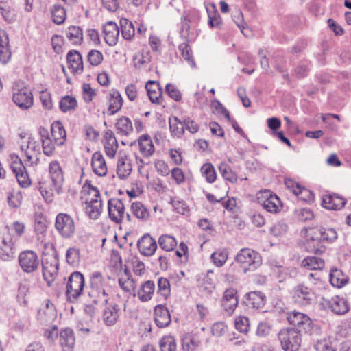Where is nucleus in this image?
<instances>
[{
  "instance_id": "nucleus-49",
  "label": "nucleus",
  "mask_w": 351,
  "mask_h": 351,
  "mask_svg": "<svg viewBox=\"0 0 351 351\" xmlns=\"http://www.w3.org/2000/svg\"><path fill=\"white\" fill-rule=\"evenodd\" d=\"M178 49L181 51L182 58L185 61L187 62L189 65H190L192 68H195V62L193 56L191 49L189 44L186 43H183L179 45Z\"/></svg>"
},
{
  "instance_id": "nucleus-16",
  "label": "nucleus",
  "mask_w": 351,
  "mask_h": 351,
  "mask_svg": "<svg viewBox=\"0 0 351 351\" xmlns=\"http://www.w3.org/2000/svg\"><path fill=\"white\" fill-rule=\"evenodd\" d=\"M58 260L51 257L43 262V276L48 285L54 281L58 273Z\"/></svg>"
},
{
  "instance_id": "nucleus-51",
  "label": "nucleus",
  "mask_w": 351,
  "mask_h": 351,
  "mask_svg": "<svg viewBox=\"0 0 351 351\" xmlns=\"http://www.w3.org/2000/svg\"><path fill=\"white\" fill-rule=\"evenodd\" d=\"M158 243L160 247L167 252L173 250L177 245L176 239L170 235H162Z\"/></svg>"
},
{
  "instance_id": "nucleus-14",
  "label": "nucleus",
  "mask_w": 351,
  "mask_h": 351,
  "mask_svg": "<svg viewBox=\"0 0 351 351\" xmlns=\"http://www.w3.org/2000/svg\"><path fill=\"white\" fill-rule=\"evenodd\" d=\"M49 172L53 190L58 194L61 193L64 179L60 163L56 160L51 161L49 163Z\"/></svg>"
},
{
  "instance_id": "nucleus-55",
  "label": "nucleus",
  "mask_w": 351,
  "mask_h": 351,
  "mask_svg": "<svg viewBox=\"0 0 351 351\" xmlns=\"http://www.w3.org/2000/svg\"><path fill=\"white\" fill-rule=\"evenodd\" d=\"M161 351H176V342L173 336L163 337L159 342Z\"/></svg>"
},
{
  "instance_id": "nucleus-32",
  "label": "nucleus",
  "mask_w": 351,
  "mask_h": 351,
  "mask_svg": "<svg viewBox=\"0 0 351 351\" xmlns=\"http://www.w3.org/2000/svg\"><path fill=\"white\" fill-rule=\"evenodd\" d=\"M69 68L75 73H81L83 71V62L81 54L75 50L70 51L66 56Z\"/></svg>"
},
{
  "instance_id": "nucleus-39",
  "label": "nucleus",
  "mask_w": 351,
  "mask_h": 351,
  "mask_svg": "<svg viewBox=\"0 0 351 351\" xmlns=\"http://www.w3.org/2000/svg\"><path fill=\"white\" fill-rule=\"evenodd\" d=\"M132 171V166L130 160L126 157H121L118 159L117 173L121 179L128 177Z\"/></svg>"
},
{
  "instance_id": "nucleus-12",
  "label": "nucleus",
  "mask_w": 351,
  "mask_h": 351,
  "mask_svg": "<svg viewBox=\"0 0 351 351\" xmlns=\"http://www.w3.org/2000/svg\"><path fill=\"white\" fill-rule=\"evenodd\" d=\"M108 211L110 219L116 223H121L125 217L128 221H130V215L125 213L124 204L119 199L114 198L108 200Z\"/></svg>"
},
{
  "instance_id": "nucleus-60",
  "label": "nucleus",
  "mask_w": 351,
  "mask_h": 351,
  "mask_svg": "<svg viewBox=\"0 0 351 351\" xmlns=\"http://www.w3.org/2000/svg\"><path fill=\"white\" fill-rule=\"evenodd\" d=\"M29 291V285L27 282H21L19 285L17 299L19 302L27 304V301L25 297L27 295Z\"/></svg>"
},
{
  "instance_id": "nucleus-62",
  "label": "nucleus",
  "mask_w": 351,
  "mask_h": 351,
  "mask_svg": "<svg viewBox=\"0 0 351 351\" xmlns=\"http://www.w3.org/2000/svg\"><path fill=\"white\" fill-rule=\"evenodd\" d=\"M235 326L241 332H247L250 329V321L247 317L239 316L235 319Z\"/></svg>"
},
{
  "instance_id": "nucleus-53",
  "label": "nucleus",
  "mask_w": 351,
  "mask_h": 351,
  "mask_svg": "<svg viewBox=\"0 0 351 351\" xmlns=\"http://www.w3.org/2000/svg\"><path fill=\"white\" fill-rule=\"evenodd\" d=\"M119 285L121 289L133 295L136 291V282L132 277L119 278Z\"/></svg>"
},
{
  "instance_id": "nucleus-11",
  "label": "nucleus",
  "mask_w": 351,
  "mask_h": 351,
  "mask_svg": "<svg viewBox=\"0 0 351 351\" xmlns=\"http://www.w3.org/2000/svg\"><path fill=\"white\" fill-rule=\"evenodd\" d=\"M18 261L21 269L27 274L36 271L40 265L38 256L33 250L21 252L19 255Z\"/></svg>"
},
{
  "instance_id": "nucleus-63",
  "label": "nucleus",
  "mask_w": 351,
  "mask_h": 351,
  "mask_svg": "<svg viewBox=\"0 0 351 351\" xmlns=\"http://www.w3.org/2000/svg\"><path fill=\"white\" fill-rule=\"evenodd\" d=\"M40 100L43 106L46 110H51L52 108L53 103L51 94L47 90H42L40 93Z\"/></svg>"
},
{
  "instance_id": "nucleus-56",
  "label": "nucleus",
  "mask_w": 351,
  "mask_h": 351,
  "mask_svg": "<svg viewBox=\"0 0 351 351\" xmlns=\"http://www.w3.org/2000/svg\"><path fill=\"white\" fill-rule=\"evenodd\" d=\"M228 251L226 249H221L215 251L211 254V259L213 263L217 267H221L228 259Z\"/></svg>"
},
{
  "instance_id": "nucleus-31",
  "label": "nucleus",
  "mask_w": 351,
  "mask_h": 351,
  "mask_svg": "<svg viewBox=\"0 0 351 351\" xmlns=\"http://www.w3.org/2000/svg\"><path fill=\"white\" fill-rule=\"evenodd\" d=\"M51 133L55 143H56L58 146L64 145L66 139V133L60 121H56L51 124Z\"/></svg>"
},
{
  "instance_id": "nucleus-2",
  "label": "nucleus",
  "mask_w": 351,
  "mask_h": 351,
  "mask_svg": "<svg viewBox=\"0 0 351 351\" xmlns=\"http://www.w3.org/2000/svg\"><path fill=\"white\" fill-rule=\"evenodd\" d=\"M112 289L105 282L99 271H94L90 276L88 295L92 302L98 304H106L110 298Z\"/></svg>"
},
{
  "instance_id": "nucleus-6",
  "label": "nucleus",
  "mask_w": 351,
  "mask_h": 351,
  "mask_svg": "<svg viewBox=\"0 0 351 351\" xmlns=\"http://www.w3.org/2000/svg\"><path fill=\"white\" fill-rule=\"evenodd\" d=\"M84 287V276L78 271L71 274L66 285V295L67 300L71 303L76 302L81 295Z\"/></svg>"
},
{
  "instance_id": "nucleus-35",
  "label": "nucleus",
  "mask_w": 351,
  "mask_h": 351,
  "mask_svg": "<svg viewBox=\"0 0 351 351\" xmlns=\"http://www.w3.org/2000/svg\"><path fill=\"white\" fill-rule=\"evenodd\" d=\"M147 95L154 104H160L162 99V90L158 82L149 80L145 85Z\"/></svg>"
},
{
  "instance_id": "nucleus-41",
  "label": "nucleus",
  "mask_w": 351,
  "mask_h": 351,
  "mask_svg": "<svg viewBox=\"0 0 351 351\" xmlns=\"http://www.w3.org/2000/svg\"><path fill=\"white\" fill-rule=\"evenodd\" d=\"M330 281L333 287L341 288L348 283V278L341 271L335 269L330 274Z\"/></svg>"
},
{
  "instance_id": "nucleus-57",
  "label": "nucleus",
  "mask_w": 351,
  "mask_h": 351,
  "mask_svg": "<svg viewBox=\"0 0 351 351\" xmlns=\"http://www.w3.org/2000/svg\"><path fill=\"white\" fill-rule=\"evenodd\" d=\"M76 107L77 101L75 97L71 96L62 97L60 102V108L64 112L74 110Z\"/></svg>"
},
{
  "instance_id": "nucleus-26",
  "label": "nucleus",
  "mask_w": 351,
  "mask_h": 351,
  "mask_svg": "<svg viewBox=\"0 0 351 351\" xmlns=\"http://www.w3.org/2000/svg\"><path fill=\"white\" fill-rule=\"evenodd\" d=\"M138 149L144 158L151 157L155 151L154 145L149 135L142 134L138 139Z\"/></svg>"
},
{
  "instance_id": "nucleus-34",
  "label": "nucleus",
  "mask_w": 351,
  "mask_h": 351,
  "mask_svg": "<svg viewBox=\"0 0 351 351\" xmlns=\"http://www.w3.org/2000/svg\"><path fill=\"white\" fill-rule=\"evenodd\" d=\"M60 344L64 351H71L75 342L73 331L71 328H65L60 332Z\"/></svg>"
},
{
  "instance_id": "nucleus-4",
  "label": "nucleus",
  "mask_w": 351,
  "mask_h": 351,
  "mask_svg": "<svg viewBox=\"0 0 351 351\" xmlns=\"http://www.w3.org/2000/svg\"><path fill=\"white\" fill-rule=\"evenodd\" d=\"M20 149L24 156V162L28 166L36 165L40 154V143L33 137L29 136L20 143Z\"/></svg>"
},
{
  "instance_id": "nucleus-5",
  "label": "nucleus",
  "mask_w": 351,
  "mask_h": 351,
  "mask_svg": "<svg viewBox=\"0 0 351 351\" xmlns=\"http://www.w3.org/2000/svg\"><path fill=\"white\" fill-rule=\"evenodd\" d=\"M278 339L285 351H297L301 345V335L295 328H284L278 332Z\"/></svg>"
},
{
  "instance_id": "nucleus-29",
  "label": "nucleus",
  "mask_w": 351,
  "mask_h": 351,
  "mask_svg": "<svg viewBox=\"0 0 351 351\" xmlns=\"http://www.w3.org/2000/svg\"><path fill=\"white\" fill-rule=\"evenodd\" d=\"M39 134L40 136V140L42 142V148L44 154L47 156H51L54 154L56 150L55 141H52L49 136V132L43 128H40L39 130Z\"/></svg>"
},
{
  "instance_id": "nucleus-54",
  "label": "nucleus",
  "mask_w": 351,
  "mask_h": 351,
  "mask_svg": "<svg viewBox=\"0 0 351 351\" xmlns=\"http://www.w3.org/2000/svg\"><path fill=\"white\" fill-rule=\"evenodd\" d=\"M201 171L207 182L213 183L216 180V171L211 163L204 164L201 168Z\"/></svg>"
},
{
  "instance_id": "nucleus-58",
  "label": "nucleus",
  "mask_w": 351,
  "mask_h": 351,
  "mask_svg": "<svg viewBox=\"0 0 351 351\" xmlns=\"http://www.w3.org/2000/svg\"><path fill=\"white\" fill-rule=\"evenodd\" d=\"M66 259L69 265H77L80 259V250L75 247L69 248L66 253Z\"/></svg>"
},
{
  "instance_id": "nucleus-20",
  "label": "nucleus",
  "mask_w": 351,
  "mask_h": 351,
  "mask_svg": "<svg viewBox=\"0 0 351 351\" xmlns=\"http://www.w3.org/2000/svg\"><path fill=\"white\" fill-rule=\"evenodd\" d=\"M137 247L142 255L150 256L155 253L157 244L154 239L149 234H145L138 241Z\"/></svg>"
},
{
  "instance_id": "nucleus-47",
  "label": "nucleus",
  "mask_w": 351,
  "mask_h": 351,
  "mask_svg": "<svg viewBox=\"0 0 351 351\" xmlns=\"http://www.w3.org/2000/svg\"><path fill=\"white\" fill-rule=\"evenodd\" d=\"M134 65L138 69H145L151 61V56L149 52L138 53L133 58Z\"/></svg>"
},
{
  "instance_id": "nucleus-21",
  "label": "nucleus",
  "mask_w": 351,
  "mask_h": 351,
  "mask_svg": "<svg viewBox=\"0 0 351 351\" xmlns=\"http://www.w3.org/2000/svg\"><path fill=\"white\" fill-rule=\"evenodd\" d=\"M237 291L233 288L227 289L223 293L222 306L224 310L231 315L238 305Z\"/></svg>"
},
{
  "instance_id": "nucleus-52",
  "label": "nucleus",
  "mask_w": 351,
  "mask_h": 351,
  "mask_svg": "<svg viewBox=\"0 0 351 351\" xmlns=\"http://www.w3.org/2000/svg\"><path fill=\"white\" fill-rule=\"evenodd\" d=\"M13 173L16 178L19 184L22 188H27L31 185L32 182L25 167L20 169V171H13Z\"/></svg>"
},
{
  "instance_id": "nucleus-48",
  "label": "nucleus",
  "mask_w": 351,
  "mask_h": 351,
  "mask_svg": "<svg viewBox=\"0 0 351 351\" xmlns=\"http://www.w3.org/2000/svg\"><path fill=\"white\" fill-rule=\"evenodd\" d=\"M120 24L123 37L125 40H130L135 34V29L132 23L127 19L122 18L120 20Z\"/></svg>"
},
{
  "instance_id": "nucleus-43",
  "label": "nucleus",
  "mask_w": 351,
  "mask_h": 351,
  "mask_svg": "<svg viewBox=\"0 0 351 351\" xmlns=\"http://www.w3.org/2000/svg\"><path fill=\"white\" fill-rule=\"evenodd\" d=\"M66 36L73 45H80L83 40L82 31L78 26L69 27L66 32Z\"/></svg>"
},
{
  "instance_id": "nucleus-3",
  "label": "nucleus",
  "mask_w": 351,
  "mask_h": 351,
  "mask_svg": "<svg viewBox=\"0 0 351 351\" xmlns=\"http://www.w3.org/2000/svg\"><path fill=\"white\" fill-rule=\"evenodd\" d=\"M234 261L241 265L245 273L254 271L262 264L260 254L250 248L241 249L236 255Z\"/></svg>"
},
{
  "instance_id": "nucleus-45",
  "label": "nucleus",
  "mask_w": 351,
  "mask_h": 351,
  "mask_svg": "<svg viewBox=\"0 0 351 351\" xmlns=\"http://www.w3.org/2000/svg\"><path fill=\"white\" fill-rule=\"evenodd\" d=\"M51 14L53 21L56 24L60 25L64 22L66 10L62 6L58 4L53 5L51 8Z\"/></svg>"
},
{
  "instance_id": "nucleus-22",
  "label": "nucleus",
  "mask_w": 351,
  "mask_h": 351,
  "mask_svg": "<svg viewBox=\"0 0 351 351\" xmlns=\"http://www.w3.org/2000/svg\"><path fill=\"white\" fill-rule=\"evenodd\" d=\"M103 144L106 154L110 158H114L118 149V141L112 131L108 130L105 133Z\"/></svg>"
},
{
  "instance_id": "nucleus-1",
  "label": "nucleus",
  "mask_w": 351,
  "mask_h": 351,
  "mask_svg": "<svg viewBox=\"0 0 351 351\" xmlns=\"http://www.w3.org/2000/svg\"><path fill=\"white\" fill-rule=\"evenodd\" d=\"M306 250L310 252L322 254L325 248L321 242H332L337 238V233L333 228H310L306 230Z\"/></svg>"
},
{
  "instance_id": "nucleus-13",
  "label": "nucleus",
  "mask_w": 351,
  "mask_h": 351,
  "mask_svg": "<svg viewBox=\"0 0 351 351\" xmlns=\"http://www.w3.org/2000/svg\"><path fill=\"white\" fill-rule=\"evenodd\" d=\"M287 320L290 324L298 328L300 332H308L311 330V319L304 313L292 311L288 313Z\"/></svg>"
},
{
  "instance_id": "nucleus-30",
  "label": "nucleus",
  "mask_w": 351,
  "mask_h": 351,
  "mask_svg": "<svg viewBox=\"0 0 351 351\" xmlns=\"http://www.w3.org/2000/svg\"><path fill=\"white\" fill-rule=\"evenodd\" d=\"M121 314V309L118 304H110L104 311L103 319L105 324L108 326L114 325Z\"/></svg>"
},
{
  "instance_id": "nucleus-37",
  "label": "nucleus",
  "mask_w": 351,
  "mask_h": 351,
  "mask_svg": "<svg viewBox=\"0 0 351 351\" xmlns=\"http://www.w3.org/2000/svg\"><path fill=\"white\" fill-rule=\"evenodd\" d=\"M184 351H195L200 346V339L195 334L187 333L182 339Z\"/></svg>"
},
{
  "instance_id": "nucleus-8",
  "label": "nucleus",
  "mask_w": 351,
  "mask_h": 351,
  "mask_svg": "<svg viewBox=\"0 0 351 351\" xmlns=\"http://www.w3.org/2000/svg\"><path fill=\"white\" fill-rule=\"evenodd\" d=\"M88 193L90 197L86 199L85 212L90 219H97L102 209L100 193L97 189L93 186L88 188Z\"/></svg>"
},
{
  "instance_id": "nucleus-19",
  "label": "nucleus",
  "mask_w": 351,
  "mask_h": 351,
  "mask_svg": "<svg viewBox=\"0 0 351 351\" xmlns=\"http://www.w3.org/2000/svg\"><path fill=\"white\" fill-rule=\"evenodd\" d=\"M155 289L154 281L148 280L141 283L138 289L134 292L133 296H136L142 302H146L152 298Z\"/></svg>"
},
{
  "instance_id": "nucleus-24",
  "label": "nucleus",
  "mask_w": 351,
  "mask_h": 351,
  "mask_svg": "<svg viewBox=\"0 0 351 351\" xmlns=\"http://www.w3.org/2000/svg\"><path fill=\"white\" fill-rule=\"evenodd\" d=\"M154 321L159 328H165L171 323V315L169 310L162 305H157L154 308Z\"/></svg>"
},
{
  "instance_id": "nucleus-23",
  "label": "nucleus",
  "mask_w": 351,
  "mask_h": 351,
  "mask_svg": "<svg viewBox=\"0 0 351 351\" xmlns=\"http://www.w3.org/2000/svg\"><path fill=\"white\" fill-rule=\"evenodd\" d=\"M104 40L110 46H114L117 44L119 29L117 23L112 21H108L104 25Z\"/></svg>"
},
{
  "instance_id": "nucleus-36",
  "label": "nucleus",
  "mask_w": 351,
  "mask_h": 351,
  "mask_svg": "<svg viewBox=\"0 0 351 351\" xmlns=\"http://www.w3.org/2000/svg\"><path fill=\"white\" fill-rule=\"evenodd\" d=\"M109 107L110 114L112 115L119 111L123 106V98L117 90H112L109 93Z\"/></svg>"
},
{
  "instance_id": "nucleus-25",
  "label": "nucleus",
  "mask_w": 351,
  "mask_h": 351,
  "mask_svg": "<svg viewBox=\"0 0 351 351\" xmlns=\"http://www.w3.org/2000/svg\"><path fill=\"white\" fill-rule=\"evenodd\" d=\"M346 203V200L337 195H326L322 197V205L328 210H340Z\"/></svg>"
},
{
  "instance_id": "nucleus-18",
  "label": "nucleus",
  "mask_w": 351,
  "mask_h": 351,
  "mask_svg": "<svg viewBox=\"0 0 351 351\" xmlns=\"http://www.w3.org/2000/svg\"><path fill=\"white\" fill-rule=\"evenodd\" d=\"M14 241L9 233L3 236L0 241V258L3 261L12 259L15 253Z\"/></svg>"
},
{
  "instance_id": "nucleus-42",
  "label": "nucleus",
  "mask_w": 351,
  "mask_h": 351,
  "mask_svg": "<svg viewBox=\"0 0 351 351\" xmlns=\"http://www.w3.org/2000/svg\"><path fill=\"white\" fill-rule=\"evenodd\" d=\"M131 210L133 215L138 219L147 220L149 217V210L140 202H132L131 204Z\"/></svg>"
},
{
  "instance_id": "nucleus-44",
  "label": "nucleus",
  "mask_w": 351,
  "mask_h": 351,
  "mask_svg": "<svg viewBox=\"0 0 351 351\" xmlns=\"http://www.w3.org/2000/svg\"><path fill=\"white\" fill-rule=\"evenodd\" d=\"M302 264L310 270H319L324 267V261L317 256H308L302 261Z\"/></svg>"
},
{
  "instance_id": "nucleus-27",
  "label": "nucleus",
  "mask_w": 351,
  "mask_h": 351,
  "mask_svg": "<svg viewBox=\"0 0 351 351\" xmlns=\"http://www.w3.org/2000/svg\"><path fill=\"white\" fill-rule=\"evenodd\" d=\"M91 166L96 175L99 176L106 175L108 171L107 165L103 154L100 152H96L93 154Z\"/></svg>"
},
{
  "instance_id": "nucleus-10",
  "label": "nucleus",
  "mask_w": 351,
  "mask_h": 351,
  "mask_svg": "<svg viewBox=\"0 0 351 351\" xmlns=\"http://www.w3.org/2000/svg\"><path fill=\"white\" fill-rule=\"evenodd\" d=\"M55 228L59 234L64 239L72 237L75 231L73 219L66 213H59L56 216Z\"/></svg>"
},
{
  "instance_id": "nucleus-59",
  "label": "nucleus",
  "mask_w": 351,
  "mask_h": 351,
  "mask_svg": "<svg viewBox=\"0 0 351 351\" xmlns=\"http://www.w3.org/2000/svg\"><path fill=\"white\" fill-rule=\"evenodd\" d=\"M23 195L19 191H13L8 196V202L10 206L18 208L22 203Z\"/></svg>"
},
{
  "instance_id": "nucleus-17",
  "label": "nucleus",
  "mask_w": 351,
  "mask_h": 351,
  "mask_svg": "<svg viewBox=\"0 0 351 351\" xmlns=\"http://www.w3.org/2000/svg\"><path fill=\"white\" fill-rule=\"evenodd\" d=\"M56 317L57 313L53 304L47 300L38 311L37 319L42 324H47L53 322Z\"/></svg>"
},
{
  "instance_id": "nucleus-64",
  "label": "nucleus",
  "mask_w": 351,
  "mask_h": 351,
  "mask_svg": "<svg viewBox=\"0 0 351 351\" xmlns=\"http://www.w3.org/2000/svg\"><path fill=\"white\" fill-rule=\"evenodd\" d=\"M315 348L317 351H335L334 347L330 341L326 339L317 341L315 345Z\"/></svg>"
},
{
  "instance_id": "nucleus-38",
  "label": "nucleus",
  "mask_w": 351,
  "mask_h": 351,
  "mask_svg": "<svg viewBox=\"0 0 351 351\" xmlns=\"http://www.w3.org/2000/svg\"><path fill=\"white\" fill-rule=\"evenodd\" d=\"M118 134L128 136L133 131V126L130 119L126 117H121L117 119L115 125Z\"/></svg>"
},
{
  "instance_id": "nucleus-46",
  "label": "nucleus",
  "mask_w": 351,
  "mask_h": 351,
  "mask_svg": "<svg viewBox=\"0 0 351 351\" xmlns=\"http://www.w3.org/2000/svg\"><path fill=\"white\" fill-rule=\"evenodd\" d=\"M170 282L167 278L160 277L158 279V289L156 293L166 300L170 295Z\"/></svg>"
},
{
  "instance_id": "nucleus-15",
  "label": "nucleus",
  "mask_w": 351,
  "mask_h": 351,
  "mask_svg": "<svg viewBox=\"0 0 351 351\" xmlns=\"http://www.w3.org/2000/svg\"><path fill=\"white\" fill-rule=\"evenodd\" d=\"M13 101L22 110L29 108L34 103V97L31 90L26 88L14 90L12 97Z\"/></svg>"
},
{
  "instance_id": "nucleus-7",
  "label": "nucleus",
  "mask_w": 351,
  "mask_h": 351,
  "mask_svg": "<svg viewBox=\"0 0 351 351\" xmlns=\"http://www.w3.org/2000/svg\"><path fill=\"white\" fill-rule=\"evenodd\" d=\"M291 295L294 303L302 306L311 304L315 298L314 291L304 283L293 287L291 291Z\"/></svg>"
},
{
  "instance_id": "nucleus-50",
  "label": "nucleus",
  "mask_w": 351,
  "mask_h": 351,
  "mask_svg": "<svg viewBox=\"0 0 351 351\" xmlns=\"http://www.w3.org/2000/svg\"><path fill=\"white\" fill-rule=\"evenodd\" d=\"M219 171L222 177L231 183H235L237 181V174L232 171L230 167L226 163H221L219 166Z\"/></svg>"
},
{
  "instance_id": "nucleus-61",
  "label": "nucleus",
  "mask_w": 351,
  "mask_h": 351,
  "mask_svg": "<svg viewBox=\"0 0 351 351\" xmlns=\"http://www.w3.org/2000/svg\"><path fill=\"white\" fill-rule=\"evenodd\" d=\"M88 61L92 66L99 65L103 60V54L98 50H90L87 55Z\"/></svg>"
},
{
  "instance_id": "nucleus-40",
  "label": "nucleus",
  "mask_w": 351,
  "mask_h": 351,
  "mask_svg": "<svg viewBox=\"0 0 351 351\" xmlns=\"http://www.w3.org/2000/svg\"><path fill=\"white\" fill-rule=\"evenodd\" d=\"M169 130L173 137L180 138L184 132L183 121H181L177 117L169 118Z\"/></svg>"
},
{
  "instance_id": "nucleus-28",
  "label": "nucleus",
  "mask_w": 351,
  "mask_h": 351,
  "mask_svg": "<svg viewBox=\"0 0 351 351\" xmlns=\"http://www.w3.org/2000/svg\"><path fill=\"white\" fill-rule=\"evenodd\" d=\"M328 308L335 314L343 315L349 310V306L345 298L339 295L332 297L326 302Z\"/></svg>"
},
{
  "instance_id": "nucleus-9",
  "label": "nucleus",
  "mask_w": 351,
  "mask_h": 351,
  "mask_svg": "<svg viewBox=\"0 0 351 351\" xmlns=\"http://www.w3.org/2000/svg\"><path fill=\"white\" fill-rule=\"evenodd\" d=\"M257 199L263 208L271 213H278L282 207L279 197L269 190L260 191Z\"/></svg>"
},
{
  "instance_id": "nucleus-33",
  "label": "nucleus",
  "mask_w": 351,
  "mask_h": 351,
  "mask_svg": "<svg viewBox=\"0 0 351 351\" xmlns=\"http://www.w3.org/2000/svg\"><path fill=\"white\" fill-rule=\"evenodd\" d=\"M265 295L260 291H252L246 295V305L251 308L258 309L265 305Z\"/></svg>"
}]
</instances>
